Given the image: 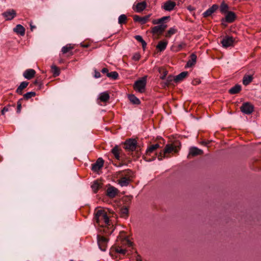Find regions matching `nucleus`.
I'll return each instance as SVG.
<instances>
[{
	"mask_svg": "<svg viewBox=\"0 0 261 261\" xmlns=\"http://www.w3.org/2000/svg\"><path fill=\"white\" fill-rule=\"evenodd\" d=\"M118 190L114 187L110 186L107 190V195L111 198H114L118 193Z\"/></svg>",
	"mask_w": 261,
	"mask_h": 261,
	"instance_id": "nucleus-17",
	"label": "nucleus"
},
{
	"mask_svg": "<svg viewBox=\"0 0 261 261\" xmlns=\"http://www.w3.org/2000/svg\"><path fill=\"white\" fill-rule=\"evenodd\" d=\"M178 149L177 147L173 144H168L166 145L163 152H161L158 155V160L161 161L163 158H165L166 153H171L172 152H177Z\"/></svg>",
	"mask_w": 261,
	"mask_h": 261,
	"instance_id": "nucleus-3",
	"label": "nucleus"
},
{
	"mask_svg": "<svg viewBox=\"0 0 261 261\" xmlns=\"http://www.w3.org/2000/svg\"><path fill=\"white\" fill-rule=\"evenodd\" d=\"M167 73H168L167 71H166V70H164L163 71V74H162V75L161 76L160 78H161L162 80H164V79H165V77H166V75H167Z\"/></svg>",
	"mask_w": 261,
	"mask_h": 261,
	"instance_id": "nucleus-50",
	"label": "nucleus"
},
{
	"mask_svg": "<svg viewBox=\"0 0 261 261\" xmlns=\"http://www.w3.org/2000/svg\"><path fill=\"white\" fill-rule=\"evenodd\" d=\"M2 15L6 20H11L16 16V13L14 9H9L4 12Z\"/></svg>",
	"mask_w": 261,
	"mask_h": 261,
	"instance_id": "nucleus-11",
	"label": "nucleus"
},
{
	"mask_svg": "<svg viewBox=\"0 0 261 261\" xmlns=\"http://www.w3.org/2000/svg\"><path fill=\"white\" fill-rule=\"evenodd\" d=\"M205 145H206L207 144V143H204Z\"/></svg>",
	"mask_w": 261,
	"mask_h": 261,
	"instance_id": "nucleus-56",
	"label": "nucleus"
},
{
	"mask_svg": "<svg viewBox=\"0 0 261 261\" xmlns=\"http://www.w3.org/2000/svg\"><path fill=\"white\" fill-rule=\"evenodd\" d=\"M94 76L95 78L97 79L100 77L101 76V74L99 71H97L96 70H95Z\"/></svg>",
	"mask_w": 261,
	"mask_h": 261,
	"instance_id": "nucleus-49",
	"label": "nucleus"
},
{
	"mask_svg": "<svg viewBox=\"0 0 261 261\" xmlns=\"http://www.w3.org/2000/svg\"><path fill=\"white\" fill-rule=\"evenodd\" d=\"M36 71L33 69H27L23 73V76L28 80H31L34 77Z\"/></svg>",
	"mask_w": 261,
	"mask_h": 261,
	"instance_id": "nucleus-22",
	"label": "nucleus"
},
{
	"mask_svg": "<svg viewBox=\"0 0 261 261\" xmlns=\"http://www.w3.org/2000/svg\"><path fill=\"white\" fill-rule=\"evenodd\" d=\"M13 32L21 36H23L25 34V29L21 24H17L13 28Z\"/></svg>",
	"mask_w": 261,
	"mask_h": 261,
	"instance_id": "nucleus-21",
	"label": "nucleus"
},
{
	"mask_svg": "<svg viewBox=\"0 0 261 261\" xmlns=\"http://www.w3.org/2000/svg\"><path fill=\"white\" fill-rule=\"evenodd\" d=\"M167 44L168 42L167 41H160L156 46V48L158 49L159 51H163L166 48Z\"/></svg>",
	"mask_w": 261,
	"mask_h": 261,
	"instance_id": "nucleus-29",
	"label": "nucleus"
},
{
	"mask_svg": "<svg viewBox=\"0 0 261 261\" xmlns=\"http://www.w3.org/2000/svg\"><path fill=\"white\" fill-rule=\"evenodd\" d=\"M97 244L99 249L103 251L106 250L109 240L106 237L98 234L97 236Z\"/></svg>",
	"mask_w": 261,
	"mask_h": 261,
	"instance_id": "nucleus-6",
	"label": "nucleus"
},
{
	"mask_svg": "<svg viewBox=\"0 0 261 261\" xmlns=\"http://www.w3.org/2000/svg\"><path fill=\"white\" fill-rule=\"evenodd\" d=\"M147 6V4L145 1H143L141 2L138 3L135 7H134V10L140 13L143 11L145 9Z\"/></svg>",
	"mask_w": 261,
	"mask_h": 261,
	"instance_id": "nucleus-20",
	"label": "nucleus"
},
{
	"mask_svg": "<svg viewBox=\"0 0 261 261\" xmlns=\"http://www.w3.org/2000/svg\"><path fill=\"white\" fill-rule=\"evenodd\" d=\"M36 95L35 92H29L23 95V98L25 100H28L30 98L35 96Z\"/></svg>",
	"mask_w": 261,
	"mask_h": 261,
	"instance_id": "nucleus-37",
	"label": "nucleus"
},
{
	"mask_svg": "<svg viewBox=\"0 0 261 261\" xmlns=\"http://www.w3.org/2000/svg\"><path fill=\"white\" fill-rule=\"evenodd\" d=\"M241 86L238 84L236 85L229 90V93L231 94H235L240 92L241 90Z\"/></svg>",
	"mask_w": 261,
	"mask_h": 261,
	"instance_id": "nucleus-27",
	"label": "nucleus"
},
{
	"mask_svg": "<svg viewBox=\"0 0 261 261\" xmlns=\"http://www.w3.org/2000/svg\"><path fill=\"white\" fill-rule=\"evenodd\" d=\"M176 3L173 0H168L164 3L162 8L165 11H171L174 9Z\"/></svg>",
	"mask_w": 261,
	"mask_h": 261,
	"instance_id": "nucleus-10",
	"label": "nucleus"
},
{
	"mask_svg": "<svg viewBox=\"0 0 261 261\" xmlns=\"http://www.w3.org/2000/svg\"><path fill=\"white\" fill-rule=\"evenodd\" d=\"M252 80H253V77H252V75H245L243 79V84L244 85L247 86L252 81Z\"/></svg>",
	"mask_w": 261,
	"mask_h": 261,
	"instance_id": "nucleus-32",
	"label": "nucleus"
},
{
	"mask_svg": "<svg viewBox=\"0 0 261 261\" xmlns=\"http://www.w3.org/2000/svg\"><path fill=\"white\" fill-rule=\"evenodd\" d=\"M118 76V73L116 71H112L107 73V76L113 80L117 79Z\"/></svg>",
	"mask_w": 261,
	"mask_h": 261,
	"instance_id": "nucleus-38",
	"label": "nucleus"
},
{
	"mask_svg": "<svg viewBox=\"0 0 261 261\" xmlns=\"http://www.w3.org/2000/svg\"><path fill=\"white\" fill-rule=\"evenodd\" d=\"M11 108V106L10 105H7L6 107H5L1 111L2 115H4L6 112L10 111Z\"/></svg>",
	"mask_w": 261,
	"mask_h": 261,
	"instance_id": "nucleus-43",
	"label": "nucleus"
},
{
	"mask_svg": "<svg viewBox=\"0 0 261 261\" xmlns=\"http://www.w3.org/2000/svg\"><path fill=\"white\" fill-rule=\"evenodd\" d=\"M140 59V55L139 54L136 53L135 54L133 57V59L135 61H138Z\"/></svg>",
	"mask_w": 261,
	"mask_h": 261,
	"instance_id": "nucleus-46",
	"label": "nucleus"
},
{
	"mask_svg": "<svg viewBox=\"0 0 261 261\" xmlns=\"http://www.w3.org/2000/svg\"><path fill=\"white\" fill-rule=\"evenodd\" d=\"M73 48V46L71 45V44H69L63 46L62 48L61 51L63 54H65L67 53H69V54L71 56L73 55V54L72 51V49Z\"/></svg>",
	"mask_w": 261,
	"mask_h": 261,
	"instance_id": "nucleus-24",
	"label": "nucleus"
},
{
	"mask_svg": "<svg viewBox=\"0 0 261 261\" xmlns=\"http://www.w3.org/2000/svg\"><path fill=\"white\" fill-rule=\"evenodd\" d=\"M196 61L197 56L194 53L192 54L190 56V59L188 61L185 67L190 68L196 64Z\"/></svg>",
	"mask_w": 261,
	"mask_h": 261,
	"instance_id": "nucleus-19",
	"label": "nucleus"
},
{
	"mask_svg": "<svg viewBox=\"0 0 261 261\" xmlns=\"http://www.w3.org/2000/svg\"><path fill=\"white\" fill-rule=\"evenodd\" d=\"M116 251L117 253L122 254H125L126 253V250L125 249H121L120 248H118L116 249Z\"/></svg>",
	"mask_w": 261,
	"mask_h": 261,
	"instance_id": "nucleus-45",
	"label": "nucleus"
},
{
	"mask_svg": "<svg viewBox=\"0 0 261 261\" xmlns=\"http://www.w3.org/2000/svg\"><path fill=\"white\" fill-rule=\"evenodd\" d=\"M127 17L125 14H121L118 17V23L120 24H124L126 22Z\"/></svg>",
	"mask_w": 261,
	"mask_h": 261,
	"instance_id": "nucleus-36",
	"label": "nucleus"
},
{
	"mask_svg": "<svg viewBox=\"0 0 261 261\" xmlns=\"http://www.w3.org/2000/svg\"><path fill=\"white\" fill-rule=\"evenodd\" d=\"M218 8V5L216 4L213 5L202 14L203 17L206 18L211 16Z\"/></svg>",
	"mask_w": 261,
	"mask_h": 261,
	"instance_id": "nucleus-18",
	"label": "nucleus"
},
{
	"mask_svg": "<svg viewBox=\"0 0 261 261\" xmlns=\"http://www.w3.org/2000/svg\"><path fill=\"white\" fill-rule=\"evenodd\" d=\"M187 44L185 42H181L178 45L176 48V51H180L183 48L185 47Z\"/></svg>",
	"mask_w": 261,
	"mask_h": 261,
	"instance_id": "nucleus-41",
	"label": "nucleus"
},
{
	"mask_svg": "<svg viewBox=\"0 0 261 261\" xmlns=\"http://www.w3.org/2000/svg\"><path fill=\"white\" fill-rule=\"evenodd\" d=\"M228 6L224 2L222 3L220 7V12L222 13H227L228 12Z\"/></svg>",
	"mask_w": 261,
	"mask_h": 261,
	"instance_id": "nucleus-34",
	"label": "nucleus"
},
{
	"mask_svg": "<svg viewBox=\"0 0 261 261\" xmlns=\"http://www.w3.org/2000/svg\"><path fill=\"white\" fill-rule=\"evenodd\" d=\"M28 84L29 82H28L25 81L21 82L16 90V93L21 95L22 94L23 90L28 86Z\"/></svg>",
	"mask_w": 261,
	"mask_h": 261,
	"instance_id": "nucleus-25",
	"label": "nucleus"
},
{
	"mask_svg": "<svg viewBox=\"0 0 261 261\" xmlns=\"http://www.w3.org/2000/svg\"><path fill=\"white\" fill-rule=\"evenodd\" d=\"M152 22L153 24H159L160 25V24H162L160 18L157 19H154L152 20Z\"/></svg>",
	"mask_w": 261,
	"mask_h": 261,
	"instance_id": "nucleus-47",
	"label": "nucleus"
},
{
	"mask_svg": "<svg viewBox=\"0 0 261 261\" xmlns=\"http://www.w3.org/2000/svg\"><path fill=\"white\" fill-rule=\"evenodd\" d=\"M101 187V184L97 180H95L91 185V188L95 193H97L98 190Z\"/></svg>",
	"mask_w": 261,
	"mask_h": 261,
	"instance_id": "nucleus-28",
	"label": "nucleus"
},
{
	"mask_svg": "<svg viewBox=\"0 0 261 261\" xmlns=\"http://www.w3.org/2000/svg\"><path fill=\"white\" fill-rule=\"evenodd\" d=\"M94 218L97 224L101 227L110 225L109 218L104 210H99L96 211Z\"/></svg>",
	"mask_w": 261,
	"mask_h": 261,
	"instance_id": "nucleus-1",
	"label": "nucleus"
},
{
	"mask_svg": "<svg viewBox=\"0 0 261 261\" xmlns=\"http://www.w3.org/2000/svg\"><path fill=\"white\" fill-rule=\"evenodd\" d=\"M146 84L145 77H143L141 80L137 81L134 86V89L140 93H142L144 90Z\"/></svg>",
	"mask_w": 261,
	"mask_h": 261,
	"instance_id": "nucleus-8",
	"label": "nucleus"
},
{
	"mask_svg": "<svg viewBox=\"0 0 261 261\" xmlns=\"http://www.w3.org/2000/svg\"><path fill=\"white\" fill-rule=\"evenodd\" d=\"M120 178L118 180L121 187L127 186L134 177V173L130 169H127L120 172Z\"/></svg>",
	"mask_w": 261,
	"mask_h": 261,
	"instance_id": "nucleus-2",
	"label": "nucleus"
},
{
	"mask_svg": "<svg viewBox=\"0 0 261 261\" xmlns=\"http://www.w3.org/2000/svg\"><path fill=\"white\" fill-rule=\"evenodd\" d=\"M203 153L202 150L199 149L196 147H191L189 149V152L188 155V158L191 156H195L198 155H201Z\"/></svg>",
	"mask_w": 261,
	"mask_h": 261,
	"instance_id": "nucleus-14",
	"label": "nucleus"
},
{
	"mask_svg": "<svg viewBox=\"0 0 261 261\" xmlns=\"http://www.w3.org/2000/svg\"><path fill=\"white\" fill-rule=\"evenodd\" d=\"M236 18V15L235 13L232 11H228L225 16L224 18L222 19V21H226L228 23L233 22Z\"/></svg>",
	"mask_w": 261,
	"mask_h": 261,
	"instance_id": "nucleus-16",
	"label": "nucleus"
},
{
	"mask_svg": "<svg viewBox=\"0 0 261 261\" xmlns=\"http://www.w3.org/2000/svg\"><path fill=\"white\" fill-rule=\"evenodd\" d=\"M33 84L35 85H36L38 87V88L39 89L41 88L42 85V81L40 79H39L38 78H37L33 83Z\"/></svg>",
	"mask_w": 261,
	"mask_h": 261,
	"instance_id": "nucleus-42",
	"label": "nucleus"
},
{
	"mask_svg": "<svg viewBox=\"0 0 261 261\" xmlns=\"http://www.w3.org/2000/svg\"><path fill=\"white\" fill-rule=\"evenodd\" d=\"M167 25L165 24H161L153 27L151 29V33L153 34H161L166 29Z\"/></svg>",
	"mask_w": 261,
	"mask_h": 261,
	"instance_id": "nucleus-12",
	"label": "nucleus"
},
{
	"mask_svg": "<svg viewBox=\"0 0 261 261\" xmlns=\"http://www.w3.org/2000/svg\"><path fill=\"white\" fill-rule=\"evenodd\" d=\"M104 161L102 158H98L96 162L92 165L91 169L94 172H97L103 166Z\"/></svg>",
	"mask_w": 261,
	"mask_h": 261,
	"instance_id": "nucleus-13",
	"label": "nucleus"
},
{
	"mask_svg": "<svg viewBox=\"0 0 261 261\" xmlns=\"http://www.w3.org/2000/svg\"><path fill=\"white\" fill-rule=\"evenodd\" d=\"M99 99L102 102H107L110 99V95L107 92L100 93Z\"/></svg>",
	"mask_w": 261,
	"mask_h": 261,
	"instance_id": "nucleus-30",
	"label": "nucleus"
},
{
	"mask_svg": "<svg viewBox=\"0 0 261 261\" xmlns=\"http://www.w3.org/2000/svg\"><path fill=\"white\" fill-rule=\"evenodd\" d=\"M175 76L172 75H169L166 80V85L169 86L172 84L173 81L175 82Z\"/></svg>",
	"mask_w": 261,
	"mask_h": 261,
	"instance_id": "nucleus-40",
	"label": "nucleus"
},
{
	"mask_svg": "<svg viewBox=\"0 0 261 261\" xmlns=\"http://www.w3.org/2000/svg\"><path fill=\"white\" fill-rule=\"evenodd\" d=\"M23 99H19L17 102V112L20 113L21 111V101Z\"/></svg>",
	"mask_w": 261,
	"mask_h": 261,
	"instance_id": "nucleus-44",
	"label": "nucleus"
},
{
	"mask_svg": "<svg viewBox=\"0 0 261 261\" xmlns=\"http://www.w3.org/2000/svg\"><path fill=\"white\" fill-rule=\"evenodd\" d=\"M121 151V149H120L118 146L117 145H116L111 150L112 153L114 155L116 159H117V160H120L121 159V156L120 155Z\"/></svg>",
	"mask_w": 261,
	"mask_h": 261,
	"instance_id": "nucleus-23",
	"label": "nucleus"
},
{
	"mask_svg": "<svg viewBox=\"0 0 261 261\" xmlns=\"http://www.w3.org/2000/svg\"><path fill=\"white\" fill-rule=\"evenodd\" d=\"M150 15H146L143 17H141L137 15L133 16V19L135 22H140L141 24L146 23L149 20Z\"/></svg>",
	"mask_w": 261,
	"mask_h": 261,
	"instance_id": "nucleus-15",
	"label": "nucleus"
},
{
	"mask_svg": "<svg viewBox=\"0 0 261 261\" xmlns=\"http://www.w3.org/2000/svg\"><path fill=\"white\" fill-rule=\"evenodd\" d=\"M177 32V30L174 28H171L168 31L167 33L166 34V37H170L171 35L175 34Z\"/></svg>",
	"mask_w": 261,
	"mask_h": 261,
	"instance_id": "nucleus-39",
	"label": "nucleus"
},
{
	"mask_svg": "<svg viewBox=\"0 0 261 261\" xmlns=\"http://www.w3.org/2000/svg\"><path fill=\"white\" fill-rule=\"evenodd\" d=\"M101 72L102 73H107V74L108 73H109V70L107 68H103L101 70Z\"/></svg>",
	"mask_w": 261,
	"mask_h": 261,
	"instance_id": "nucleus-52",
	"label": "nucleus"
},
{
	"mask_svg": "<svg viewBox=\"0 0 261 261\" xmlns=\"http://www.w3.org/2000/svg\"><path fill=\"white\" fill-rule=\"evenodd\" d=\"M128 210L127 208H123L121 210V213L124 215H127L128 214Z\"/></svg>",
	"mask_w": 261,
	"mask_h": 261,
	"instance_id": "nucleus-51",
	"label": "nucleus"
},
{
	"mask_svg": "<svg viewBox=\"0 0 261 261\" xmlns=\"http://www.w3.org/2000/svg\"><path fill=\"white\" fill-rule=\"evenodd\" d=\"M82 46L84 47H88L89 46L88 44H82Z\"/></svg>",
	"mask_w": 261,
	"mask_h": 261,
	"instance_id": "nucleus-55",
	"label": "nucleus"
},
{
	"mask_svg": "<svg viewBox=\"0 0 261 261\" xmlns=\"http://www.w3.org/2000/svg\"><path fill=\"white\" fill-rule=\"evenodd\" d=\"M137 146V140L135 139H129L124 143L123 148L127 151L132 152L136 150Z\"/></svg>",
	"mask_w": 261,
	"mask_h": 261,
	"instance_id": "nucleus-4",
	"label": "nucleus"
},
{
	"mask_svg": "<svg viewBox=\"0 0 261 261\" xmlns=\"http://www.w3.org/2000/svg\"><path fill=\"white\" fill-rule=\"evenodd\" d=\"M135 38L138 41H139L140 43H141L142 46V48H143V49H144L146 48L147 44H146V42L143 40V39L142 38V36H141L140 35H136V36H135Z\"/></svg>",
	"mask_w": 261,
	"mask_h": 261,
	"instance_id": "nucleus-35",
	"label": "nucleus"
},
{
	"mask_svg": "<svg viewBox=\"0 0 261 261\" xmlns=\"http://www.w3.org/2000/svg\"><path fill=\"white\" fill-rule=\"evenodd\" d=\"M51 71L55 77L59 76L60 74V70L56 65H51Z\"/></svg>",
	"mask_w": 261,
	"mask_h": 261,
	"instance_id": "nucleus-31",
	"label": "nucleus"
},
{
	"mask_svg": "<svg viewBox=\"0 0 261 261\" xmlns=\"http://www.w3.org/2000/svg\"><path fill=\"white\" fill-rule=\"evenodd\" d=\"M30 29H31V30L32 31H33V30H34L35 28H36V27H35V25H33L32 24V23H31L30 24Z\"/></svg>",
	"mask_w": 261,
	"mask_h": 261,
	"instance_id": "nucleus-53",
	"label": "nucleus"
},
{
	"mask_svg": "<svg viewBox=\"0 0 261 261\" xmlns=\"http://www.w3.org/2000/svg\"><path fill=\"white\" fill-rule=\"evenodd\" d=\"M170 16H164V17L161 18L160 19H161L162 24H164L163 22L166 20H169L170 19Z\"/></svg>",
	"mask_w": 261,
	"mask_h": 261,
	"instance_id": "nucleus-48",
	"label": "nucleus"
},
{
	"mask_svg": "<svg viewBox=\"0 0 261 261\" xmlns=\"http://www.w3.org/2000/svg\"><path fill=\"white\" fill-rule=\"evenodd\" d=\"M128 99L130 100V101L133 104L139 105L140 103L139 99L138 98L134 95H129Z\"/></svg>",
	"mask_w": 261,
	"mask_h": 261,
	"instance_id": "nucleus-33",
	"label": "nucleus"
},
{
	"mask_svg": "<svg viewBox=\"0 0 261 261\" xmlns=\"http://www.w3.org/2000/svg\"><path fill=\"white\" fill-rule=\"evenodd\" d=\"M241 111L244 114H250L254 110L253 106L249 102H244L241 107Z\"/></svg>",
	"mask_w": 261,
	"mask_h": 261,
	"instance_id": "nucleus-9",
	"label": "nucleus"
},
{
	"mask_svg": "<svg viewBox=\"0 0 261 261\" xmlns=\"http://www.w3.org/2000/svg\"><path fill=\"white\" fill-rule=\"evenodd\" d=\"M235 41L236 40L233 37L226 35L223 38L221 41V43L223 47L227 48L230 46H233Z\"/></svg>",
	"mask_w": 261,
	"mask_h": 261,
	"instance_id": "nucleus-7",
	"label": "nucleus"
},
{
	"mask_svg": "<svg viewBox=\"0 0 261 261\" xmlns=\"http://www.w3.org/2000/svg\"><path fill=\"white\" fill-rule=\"evenodd\" d=\"M188 75V71H184L175 76V82L178 83L183 80Z\"/></svg>",
	"mask_w": 261,
	"mask_h": 261,
	"instance_id": "nucleus-26",
	"label": "nucleus"
},
{
	"mask_svg": "<svg viewBox=\"0 0 261 261\" xmlns=\"http://www.w3.org/2000/svg\"><path fill=\"white\" fill-rule=\"evenodd\" d=\"M137 261H141V257L140 255H137L136 257Z\"/></svg>",
	"mask_w": 261,
	"mask_h": 261,
	"instance_id": "nucleus-54",
	"label": "nucleus"
},
{
	"mask_svg": "<svg viewBox=\"0 0 261 261\" xmlns=\"http://www.w3.org/2000/svg\"><path fill=\"white\" fill-rule=\"evenodd\" d=\"M159 147L160 145L158 143L151 145L148 146L146 151V155L144 156V159L147 162H150L154 160L155 159V156L150 158H148V156H150L151 153L153 152Z\"/></svg>",
	"mask_w": 261,
	"mask_h": 261,
	"instance_id": "nucleus-5",
	"label": "nucleus"
}]
</instances>
